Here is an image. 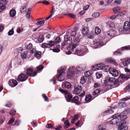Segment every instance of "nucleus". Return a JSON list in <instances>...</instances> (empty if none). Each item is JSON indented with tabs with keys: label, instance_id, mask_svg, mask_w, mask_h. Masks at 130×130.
Returning a JSON list of instances; mask_svg holds the SVG:
<instances>
[{
	"label": "nucleus",
	"instance_id": "obj_30",
	"mask_svg": "<svg viewBox=\"0 0 130 130\" xmlns=\"http://www.w3.org/2000/svg\"><path fill=\"white\" fill-rule=\"evenodd\" d=\"M113 10L115 13H117L120 11V7L118 6L113 8Z\"/></svg>",
	"mask_w": 130,
	"mask_h": 130
},
{
	"label": "nucleus",
	"instance_id": "obj_4",
	"mask_svg": "<svg viewBox=\"0 0 130 130\" xmlns=\"http://www.w3.org/2000/svg\"><path fill=\"white\" fill-rule=\"evenodd\" d=\"M66 68L61 67L60 68L58 71V77H57L58 80L59 81H63L65 77V73L64 71Z\"/></svg>",
	"mask_w": 130,
	"mask_h": 130
},
{
	"label": "nucleus",
	"instance_id": "obj_63",
	"mask_svg": "<svg viewBox=\"0 0 130 130\" xmlns=\"http://www.w3.org/2000/svg\"><path fill=\"white\" fill-rule=\"evenodd\" d=\"M36 51V48H33L32 49L30 50V53H35Z\"/></svg>",
	"mask_w": 130,
	"mask_h": 130
},
{
	"label": "nucleus",
	"instance_id": "obj_54",
	"mask_svg": "<svg viewBox=\"0 0 130 130\" xmlns=\"http://www.w3.org/2000/svg\"><path fill=\"white\" fill-rule=\"evenodd\" d=\"M79 115L78 114L75 115L73 117V120H78L79 119Z\"/></svg>",
	"mask_w": 130,
	"mask_h": 130
},
{
	"label": "nucleus",
	"instance_id": "obj_23",
	"mask_svg": "<svg viewBox=\"0 0 130 130\" xmlns=\"http://www.w3.org/2000/svg\"><path fill=\"white\" fill-rule=\"evenodd\" d=\"M61 38L59 36H58L56 37L55 41H52L54 43V45H55V44L58 43L61 41Z\"/></svg>",
	"mask_w": 130,
	"mask_h": 130
},
{
	"label": "nucleus",
	"instance_id": "obj_46",
	"mask_svg": "<svg viewBox=\"0 0 130 130\" xmlns=\"http://www.w3.org/2000/svg\"><path fill=\"white\" fill-rule=\"evenodd\" d=\"M65 15H68V17L73 18H74L75 17V15L72 13H68L65 14Z\"/></svg>",
	"mask_w": 130,
	"mask_h": 130
},
{
	"label": "nucleus",
	"instance_id": "obj_27",
	"mask_svg": "<svg viewBox=\"0 0 130 130\" xmlns=\"http://www.w3.org/2000/svg\"><path fill=\"white\" fill-rule=\"evenodd\" d=\"M44 39V38L43 35H40L39 36L38 39V41L39 43H41L42 42Z\"/></svg>",
	"mask_w": 130,
	"mask_h": 130
},
{
	"label": "nucleus",
	"instance_id": "obj_51",
	"mask_svg": "<svg viewBox=\"0 0 130 130\" xmlns=\"http://www.w3.org/2000/svg\"><path fill=\"white\" fill-rule=\"evenodd\" d=\"M12 105V104L10 102H7L5 106L9 108L11 107Z\"/></svg>",
	"mask_w": 130,
	"mask_h": 130
},
{
	"label": "nucleus",
	"instance_id": "obj_7",
	"mask_svg": "<svg viewBox=\"0 0 130 130\" xmlns=\"http://www.w3.org/2000/svg\"><path fill=\"white\" fill-rule=\"evenodd\" d=\"M82 90V88L81 86L78 85L74 86L73 93L76 94L80 93Z\"/></svg>",
	"mask_w": 130,
	"mask_h": 130
},
{
	"label": "nucleus",
	"instance_id": "obj_28",
	"mask_svg": "<svg viewBox=\"0 0 130 130\" xmlns=\"http://www.w3.org/2000/svg\"><path fill=\"white\" fill-rule=\"evenodd\" d=\"M130 62V60L129 59H127L124 61L123 63V64L124 66H127Z\"/></svg>",
	"mask_w": 130,
	"mask_h": 130
},
{
	"label": "nucleus",
	"instance_id": "obj_41",
	"mask_svg": "<svg viewBox=\"0 0 130 130\" xmlns=\"http://www.w3.org/2000/svg\"><path fill=\"white\" fill-rule=\"evenodd\" d=\"M26 7L25 6H22L20 8V12L22 13H24Z\"/></svg>",
	"mask_w": 130,
	"mask_h": 130
},
{
	"label": "nucleus",
	"instance_id": "obj_9",
	"mask_svg": "<svg viewBox=\"0 0 130 130\" xmlns=\"http://www.w3.org/2000/svg\"><path fill=\"white\" fill-rule=\"evenodd\" d=\"M54 43L51 40L50 41L47 43H43L42 44L41 47L42 48H50L52 46H54Z\"/></svg>",
	"mask_w": 130,
	"mask_h": 130
},
{
	"label": "nucleus",
	"instance_id": "obj_47",
	"mask_svg": "<svg viewBox=\"0 0 130 130\" xmlns=\"http://www.w3.org/2000/svg\"><path fill=\"white\" fill-rule=\"evenodd\" d=\"M87 77L85 75L81 77L80 79L81 81H86L87 78Z\"/></svg>",
	"mask_w": 130,
	"mask_h": 130
},
{
	"label": "nucleus",
	"instance_id": "obj_3",
	"mask_svg": "<svg viewBox=\"0 0 130 130\" xmlns=\"http://www.w3.org/2000/svg\"><path fill=\"white\" fill-rule=\"evenodd\" d=\"M80 41L79 37V36H77L74 38L73 41L71 42V43L69 45L68 48L69 50L72 51L74 48L79 44V42Z\"/></svg>",
	"mask_w": 130,
	"mask_h": 130
},
{
	"label": "nucleus",
	"instance_id": "obj_48",
	"mask_svg": "<svg viewBox=\"0 0 130 130\" xmlns=\"http://www.w3.org/2000/svg\"><path fill=\"white\" fill-rule=\"evenodd\" d=\"M32 46V44L30 43L29 44L27 45L26 46V48L28 50H30L31 49Z\"/></svg>",
	"mask_w": 130,
	"mask_h": 130
},
{
	"label": "nucleus",
	"instance_id": "obj_49",
	"mask_svg": "<svg viewBox=\"0 0 130 130\" xmlns=\"http://www.w3.org/2000/svg\"><path fill=\"white\" fill-rule=\"evenodd\" d=\"M16 111L13 109L11 110V111L9 112V114L11 116H13L14 115Z\"/></svg>",
	"mask_w": 130,
	"mask_h": 130
},
{
	"label": "nucleus",
	"instance_id": "obj_37",
	"mask_svg": "<svg viewBox=\"0 0 130 130\" xmlns=\"http://www.w3.org/2000/svg\"><path fill=\"white\" fill-rule=\"evenodd\" d=\"M96 75L97 78H99L101 77L102 75V73L101 71L98 72L96 73Z\"/></svg>",
	"mask_w": 130,
	"mask_h": 130
},
{
	"label": "nucleus",
	"instance_id": "obj_10",
	"mask_svg": "<svg viewBox=\"0 0 130 130\" xmlns=\"http://www.w3.org/2000/svg\"><path fill=\"white\" fill-rule=\"evenodd\" d=\"M130 78V76L128 74H121L118 77V79L119 80L121 79L120 80L121 81L122 79L124 80H126Z\"/></svg>",
	"mask_w": 130,
	"mask_h": 130
},
{
	"label": "nucleus",
	"instance_id": "obj_18",
	"mask_svg": "<svg viewBox=\"0 0 130 130\" xmlns=\"http://www.w3.org/2000/svg\"><path fill=\"white\" fill-rule=\"evenodd\" d=\"M42 53L41 51H37L34 54V56L36 58H40L41 56Z\"/></svg>",
	"mask_w": 130,
	"mask_h": 130
},
{
	"label": "nucleus",
	"instance_id": "obj_25",
	"mask_svg": "<svg viewBox=\"0 0 130 130\" xmlns=\"http://www.w3.org/2000/svg\"><path fill=\"white\" fill-rule=\"evenodd\" d=\"M18 84L17 82H9L8 83L9 85L12 87L15 86Z\"/></svg>",
	"mask_w": 130,
	"mask_h": 130
},
{
	"label": "nucleus",
	"instance_id": "obj_40",
	"mask_svg": "<svg viewBox=\"0 0 130 130\" xmlns=\"http://www.w3.org/2000/svg\"><path fill=\"white\" fill-rule=\"evenodd\" d=\"M92 73V71H91L89 70L87 71L85 73V74L87 77L90 76Z\"/></svg>",
	"mask_w": 130,
	"mask_h": 130
},
{
	"label": "nucleus",
	"instance_id": "obj_6",
	"mask_svg": "<svg viewBox=\"0 0 130 130\" xmlns=\"http://www.w3.org/2000/svg\"><path fill=\"white\" fill-rule=\"evenodd\" d=\"M38 72L37 71H35L34 72L33 68H29L27 70L26 73L29 76L34 77L37 75Z\"/></svg>",
	"mask_w": 130,
	"mask_h": 130
},
{
	"label": "nucleus",
	"instance_id": "obj_15",
	"mask_svg": "<svg viewBox=\"0 0 130 130\" xmlns=\"http://www.w3.org/2000/svg\"><path fill=\"white\" fill-rule=\"evenodd\" d=\"M79 99V98L78 96H75L72 99L71 101L74 102L76 105H79L81 104V103L78 101Z\"/></svg>",
	"mask_w": 130,
	"mask_h": 130
},
{
	"label": "nucleus",
	"instance_id": "obj_34",
	"mask_svg": "<svg viewBox=\"0 0 130 130\" xmlns=\"http://www.w3.org/2000/svg\"><path fill=\"white\" fill-rule=\"evenodd\" d=\"M45 21L44 20H42L41 21H39L37 22L36 24L37 25H40V26L44 24Z\"/></svg>",
	"mask_w": 130,
	"mask_h": 130
},
{
	"label": "nucleus",
	"instance_id": "obj_56",
	"mask_svg": "<svg viewBox=\"0 0 130 130\" xmlns=\"http://www.w3.org/2000/svg\"><path fill=\"white\" fill-rule=\"evenodd\" d=\"M5 6L4 5H3L0 6V12L3 11L5 8Z\"/></svg>",
	"mask_w": 130,
	"mask_h": 130
},
{
	"label": "nucleus",
	"instance_id": "obj_35",
	"mask_svg": "<svg viewBox=\"0 0 130 130\" xmlns=\"http://www.w3.org/2000/svg\"><path fill=\"white\" fill-rule=\"evenodd\" d=\"M121 50H130V45H127L121 48Z\"/></svg>",
	"mask_w": 130,
	"mask_h": 130
},
{
	"label": "nucleus",
	"instance_id": "obj_14",
	"mask_svg": "<svg viewBox=\"0 0 130 130\" xmlns=\"http://www.w3.org/2000/svg\"><path fill=\"white\" fill-rule=\"evenodd\" d=\"M89 32V28L87 27H84L82 29V33L84 36H86L88 34Z\"/></svg>",
	"mask_w": 130,
	"mask_h": 130
},
{
	"label": "nucleus",
	"instance_id": "obj_60",
	"mask_svg": "<svg viewBox=\"0 0 130 130\" xmlns=\"http://www.w3.org/2000/svg\"><path fill=\"white\" fill-rule=\"evenodd\" d=\"M43 97L44 98V100L45 101H47L48 100V98L45 94H43L42 95Z\"/></svg>",
	"mask_w": 130,
	"mask_h": 130
},
{
	"label": "nucleus",
	"instance_id": "obj_16",
	"mask_svg": "<svg viewBox=\"0 0 130 130\" xmlns=\"http://www.w3.org/2000/svg\"><path fill=\"white\" fill-rule=\"evenodd\" d=\"M93 44L95 45L102 46L103 44V42L102 41H97V40H94L93 42Z\"/></svg>",
	"mask_w": 130,
	"mask_h": 130
},
{
	"label": "nucleus",
	"instance_id": "obj_38",
	"mask_svg": "<svg viewBox=\"0 0 130 130\" xmlns=\"http://www.w3.org/2000/svg\"><path fill=\"white\" fill-rule=\"evenodd\" d=\"M44 67L42 65H40L36 67L37 71H41L43 69Z\"/></svg>",
	"mask_w": 130,
	"mask_h": 130
},
{
	"label": "nucleus",
	"instance_id": "obj_62",
	"mask_svg": "<svg viewBox=\"0 0 130 130\" xmlns=\"http://www.w3.org/2000/svg\"><path fill=\"white\" fill-rule=\"evenodd\" d=\"M20 122V120H17L15 121L14 125L15 126H18L19 125Z\"/></svg>",
	"mask_w": 130,
	"mask_h": 130
},
{
	"label": "nucleus",
	"instance_id": "obj_1",
	"mask_svg": "<svg viewBox=\"0 0 130 130\" xmlns=\"http://www.w3.org/2000/svg\"><path fill=\"white\" fill-rule=\"evenodd\" d=\"M112 119L110 121L107 122L108 124L117 125L121 124L119 125L118 129L119 130H127L128 127L125 125L126 122L124 121L127 118V116L121 114L117 113L112 116Z\"/></svg>",
	"mask_w": 130,
	"mask_h": 130
},
{
	"label": "nucleus",
	"instance_id": "obj_29",
	"mask_svg": "<svg viewBox=\"0 0 130 130\" xmlns=\"http://www.w3.org/2000/svg\"><path fill=\"white\" fill-rule=\"evenodd\" d=\"M101 32V30L99 27H97L95 28V32L96 34H99Z\"/></svg>",
	"mask_w": 130,
	"mask_h": 130
},
{
	"label": "nucleus",
	"instance_id": "obj_45",
	"mask_svg": "<svg viewBox=\"0 0 130 130\" xmlns=\"http://www.w3.org/2000/svg\"><path fill=\"white\" fill-rule=\"evenodd\" d=\"M14 118L13 117H12L8 123V124L10 125L12 124L14 122Z\"/></svg>",
	"mask_w": 130,
	"mask_h": 130
},
{
	"label": "nucleus",
	"instance_id": "obj_31",
	"mask_svg": "<svg viewBox=\"0 0 130 130\" xmlns=\"http://www.w3.org/2000/svg\"><path fill=\"white\" fill-rule=\"evenodd\" d=\"M64 40L67 42L69 41H70L72 39V37L69 35H67L64 36Z\"/></svg>",
	"mask_w": 130,
	"mask_h": 130
},
{
	"label": "nucleus",
	"instance_id": "obj_22",
	"mask_svg": "<svg viewBox=\"0 0 130 130\" xmlns=\"http://www.w3.org/2000/svg\"><path fill=\"white\" fill-rule=\"evenodd\" d=\"M112 29H111L108 31L107 32V34L110 37L114 36V34Z\"/></svg>",
	"mask_w": 130,
	"mask_h": 130
},
{
	"label": "nucleus",
	"instance_id": "obj_5",
	"mask_svg": "<svg viewBox=\"0 0 130 130\" xmlns=\"http://www.w3.org/2000/svg\"><path fill=\"white\" fill-rule=\"evenodd\" d=\"M59 90L61 93L64 95L65 97L67 102H70L71 101L72 97V95L71 93H68L67 91L63 90L61 88H59Z\"/></svg>",
	"mask_w": 130,
	"mask_h": 130
},
{
	"label": "nucleus",
	"instance_id": "obj_52",
	"mask_svg": "<svg viewBox=\"0 0 130 130\" xmlns=\"http://www.w3.org/2000/svg\"><path fill=\"white\" fill-rule=\"evenodd\" d=\"M46 127L48 128H54L53 127L52 124L50 123L47 124L46 125Z\"/></svg>",
	"mask_w": 130,
	"mask_h": 130
},
{
	"label": "nucleus",
	"instance_id": "obj_64",
	"mask_svg": "<svg viewBox=\"0 0 130 130\" xmlns=\"http://www.w3.org/2000/svg\"><path fill=\"white\" fill-rule=\"evenodd\" d=\"M62 127L61 126V125H59L58 126H56V127L55 128V130H58L61 129Z\"/></svg>",
	"mask_w": 130,
	"mask_h": 130
},
{
	"label": "nucleus",
	"instance_id": "obj_21",
	"mask_svg": "<svg viewBox=\"0 0 130 130\" xmlns=\"http://www.w3.org/2000/svg\"><path fill=\"white\" fill-rule=\"evenodd\" d=\"M16 13V12L14 10H11L10 11V16L11 17H13L15 15Z\"/></svg>",
	"mask_w": 130,
	"mask_h": 130
},
{
	"label": "nucleus",
	"instance_id": "obj_32",
	"mask_svg": "<svg viewBox=\"0 0 130 130\" xmlns=\"http://www.w3.org/2000/svg\"><path fill=\"white\" fill-rule=\"evenodd\" d=\"M117 108L116 106H114L113 107H112L110 109L108 110H106V113H111L113 112V111L112 110V109H114Z\"/></svg>",
	"mask_w": 130,
	"mask_h": 130
},
{
	"label": "nucleus",
	"instance_id": "obj_20",
	"mask_svg": "<svg viewBox=\"0 0 130 130\" xmlns=\"http://www.w3.org/2000/svg\"><path fill=\"white\" fill-rule=\"evenodd\" d=\"M83 51V50L81 48H77L74 52V54H77L78 55L80 56L81 55L80 53L82 52Z\"/></svg>",
	"mask_w": 130,
	"mask_h": 130
},
{
	"label": "nucleus",
	"instance_id": "obj_26",
	"mask_svg": "<svg viewBox=\"0 0 130 130\" xmlns=\"http://www.w3.org/2000/svg\"><path fill=\"white\" fill-rule=\"evenodd\" d=\"M126 105V104L124 102H122L119 104L118 107L119 108H121L122 107H125Z\"/></svg>",
	"mask_w": 130,
	"mask_h": 130
},
{
	"label": "nucleus",
	"instance_id": "obj_11",
	"mask_svg": "<svg viewBox=\"0 0 130 130\" xmlns=\"http://www.w3.org/2000/svg\"><path fill=\"white\" fill-rule=\"evenodd\" d=\"M109 73L113 76H117L119 75V72L116 69L113 68H111L109 70Z\"/></svg>",
	"mask_w": 130,
	"mask_h": 130
},
{
	"label": "nucleus",
	"instance_id": "obj_39",
	"mask_svg": "<svg viewBox=\"0 0 130 130\" xmlns=\"http://www.w3.org/2000/svg\"><path fill=\"white\" fill-rule=\"evenodd\" d=\"M106 61L108 62L112 63H114L115 62V61L114 59L111 58L107 59H106Z\"/></svg>",
	"mask_w": 130,
	"mask_h": 130
},
{
	"label": "nucleus",
	"instance_id": "obj_13",
	"mask_svg": "<svg viewBox=\"0 0 130 130\" xmlns=\"http://www.w3.org/2000/svg\"><path fill=\"white\" fill-rule=\"evenodd\" d=\"M128 21H126L124 23L123 29L124 30H127L130 28V24Z\"/></svg>",
	"mask_w": 130,
	"mask_h": 130
},
{
	"label": "nucleus",
	"instance_id": "obj_61",
	"mask_svg": "<svg viewBox=\"0 0 130 130\" xmlns=\"http://www.w3.org/2000/svg\"><path fill=\"white\" fill-rule=\"evenodd\" d=\"M13 33L14 31L13 30H10L8 33V35L10 36H11L13 35Z\"/></svg>",
	"mask_w": 130,
	"mask_h": 130
},
{
	"label": "nucleus",
	"instance_id": "obj_8",
	"mask_svg": "<svg viewBox=\"0 0 130 130\" xmlns=\"http://www.w3.org/2000/svg\"><path fill=\"white\" fill-rule=\"evenodd\" d=\"M27 75L24 73H21L18 76L16 79L17 80L20 81H25L28 78Z\"/></svg>",
	"mask_w": 130,
	"mask_h": 130
},
{
	"label": "nucleus",
	"instance_id": "obj_44",
	"mask_svg": "<svg viewBox=\"0 0 130 130\" xmlns=\"http://www.w3.org/2000/svg\"><path fill=\"white\" fill-rule=\"evenodd\" d=\"M100 14L98 12H94L93 13L92 15V16L95 18H97L99 16Z\"/></svg>",
	"mask_w": 130,
	"mask_h": 130
},
{
	"label": "nucleus",
	"instance_id": "obj_58",
	"mask_svg": "<svg viewBox=\"0 0 130 130\" xmlns=\"http://www.w3.org/2000/svg\"><path fill=\"white\" fill-rule=\"evenodd\" d=\"M107 79H108V81H116L115 80V78L114 77L109 78H107Z\"/></svg>",
	"mask_w": 130,
	"mask_h": 130
},
{
	"label": "nucleus",
	"instance_id": "obj_24",
	"mask_svg": "<svg viewBox=\"0 0 130 130\" xmlns=\"http://www.w3.org/2000/svg\"><path fill=\"white\" fill-rule=\"evenodd\" d=\"M91 95L90 94H88L86 96L85 100L86 102H89L91 101Z\"/></svg>",
	"mask_w": 130,
	"mask_h": 130
},
{
	"label": "nucleus",
	"instance_id": "obj_59",
	"mask_svg": "<svg viewBox=\"0 0 130 130\" xmlns=\"http://www.w3.org/2000/svg\"><path fill=\"white\" fill-rule=\"evenodd\" d=\"M68 43L64 40V41H63L61 43V45L62 47L68 44Z\"/></svg>",
	"mask_w": 130,
	"mask_h": 130
},
{
	"label": "nucleus",
	"instance_id": "obj_2",
	"mask_svg": "<svg viewBox=\"0 0 130 130\" xmlns=\"http://www.w3.org/2000/svg\"><path fill=\"white\" fill-rule=\"evenodd\" d=\"M119 82H104L102 84L103 88L109 89L112 87H117L119 85Z\"/></svg>",
	"mask_w": 130,
	"mask_h": 130
},
{
	"label": "nucleus",
	"instance_id": "obj_50",
	"mask_svg": "<svg viewBox=\"0 0 130 130\" xmlns=\"http://www.w3.org/2000/svg\"><path fill=\"white\" fill-rule=\"evenodd\" d=\"M104 66L102 67V70H103L105 72L107 71L108 70L107 68L108 67L107 66H106L104 64Z\"/></svg>",
	"mask_w": 130,
	"mask_h": 130
},
{
	"label": "nucleus",
	"instance_id": "obj_57",
	"mask_svg": "<svg viewBox=\"0 0 130 130\" xmlns=\"http://www.w3.org/2000/svg\"><path fill=\"white\" fill-rule=\"evenodd\" d=\"M92 70L93 71H95L98 70L97 65L93 66L92 68Z\"/></svg>",
	"mask_w": 130,
	"mask_h": 130
},
{
	"label": "nucleus",
	"instance_id": "obj_33",
	"mask_svg": "<svg viewBox=\"0 0 130 130\" xmlns=\"http://www.w3.org/2000/svg\"><path fill=\"white\" fill-rule=\"evenodd\" d=\"M101 91V90L100 88L96 89L93 91L92 94L93 95H96L99 93Z\"/></svg>",
	"mask_w": 130,
	"mask_h": 130
},
{
	"label": "nucleus",
	"instance_id": "obj_12",
	"mask_svg": "<svg viewBox=\"0 0 130 130\" xmlns=\"http://www.w3.org/2000/svg\"><path fill=\"white\" fill-rule=\"evenodd\" d=\"M69 71L68 72L67 76L68 78H71L73 77L75 75V72L72 71L71 68L69 69Z\"/></svg>",
	"mask_w": 130,
	"mask_h": 130
},
{
	"label": "nucleus",
	"instance_id": "obj_53",
	"mask_svg": "<svg viewBox=\"0 0 130 130\" xmlns=\"http://www.w3.org/2000/svg\"><path fill=\"white\" fill-rule=\"evenodd\" d=\"M123 112L126 114L130 113V109H125L123 111Z\"/></svg>",
	"mask_w": 130,
	"mask_h": 130
},
{
	"label": "nucleus",
	"instance_id": "obj_17",
	"mask_svg": "<svg viewBox=\"0 0 130 130\" xmlns=\"http://www.w3.org/2000/svg\"><path fill=\"white\" fill-rule=\"evenodd\" d=\"M62 87L68 88H70L71 87V85L69 82H65L64 84H62Z\"/></svg>",
	"mask_w": 130,
	"mask_h": 130
},
{
	"label": "nucleus",
	"instance_id": "obj_42",
	"mask_svg": "<svg viewBox=\"0 0 130 130\" xmlns=\"http://www.w3.org/2000/svg\"><path fill=\"white\" fill-rule=\"evenodd\" d=\"M104 66V64L103 63H101L97 65V68H98V70H102V67Z\"/></svg>",
	"mask_w": 130,
	"mask_h": 130
},
{
	"label": "nucleus",
	"instance_id": "obj_19",
	"mask_svg": "<svg viewBox=\"0 0 130 130\" xmlns=\"http://www.w3.org/2000/svg\"><path fill=\"white\" fill-rule=\"evenodd\" d=\"M106 24L107 26H108L109 28H112L115 27V24L113 22L111 21H108Z\"/></svg>",
	"mask_w": 130,
	"mask_h": 130
},
{
	"label": "nucleus",
	"instance_id": "obj_55",
	"mask_svg": "<svg viewBox=\"0 0 130 130\" xmlns=\"http://www.w3.org/2000/svg\"><path fill=\"white\" fill-rule=\"evenodd\" d=\"M76 69L77 72H81L83 71L81 68V66H77L76 67Z\"/></svg>",
	"mask_w": 130,
	"mask_h": 130
},
{
	"label": "nucleus",
	"instance_id": "obj_43",
	"mask_svg": "<svg viewBox=\"0 0 130 130\" xmlns=\"http://www.w3.org/2000/svg\"><path fill=\"white\" fill-rule=\"evenodd\" d=\"M5 120V117L3 116L0 115V124H3Z\"/></svg>",
	"mask_w": 130,
	"mask_h": 130
},
{
	"label": "nucleus",
	"instance_id": "obj_36",
	"mask_svg": "<svg viewBox=\"0 0 130 130\" xmlns=\"http://www.w3.org/2000/svg\"><path fill=\"white\" fill-rule=\"evenodd\" d=\"M27 52L26 51L23 52L21 53V56L23 59H25L26 57Z\"/></svg>",
	"mask_w": 130,
	"mask_h": 130
}]
</instances>
